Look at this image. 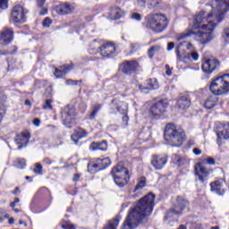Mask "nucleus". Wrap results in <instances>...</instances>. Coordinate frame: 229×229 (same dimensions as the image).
<instances>
[{"instance_id":"nucleus-8","label":"nucleus","mask_w":229,"mask_h":229,"mask_svg":"<svg viewBox=\"0 0 229 229\" xmlns=\"http://www.w3.org/2000/svg\"><path fill=\"white\" fill-rule=\"evenodd\" d=\"M189 207V200L185 199L182 197H177L175 203L172 207V208L166 213L165 216V219H169L173 217V216H182V213L185 208Z\"/></svg>"},{"instance_id":"nucleus-4","label":"nucleus","mask_w":229,"mask_h":229,"mask_svg":"<svg viewBox=\"0 0 229 229\" xmlns=\"http://www.w3.org/2000/svg\"><path fill=\"white\" fill-rule=\"evenodd\" d=\"M175 53L179 60L184 62V64H192V62H198L199 60V54H198V51L191 43H180L177 46Z\"/></svg>"},{"instance_id":"nucleus-39","label":"nucleus","mask_w":229,"mask_h":229,"mask_svg":"<svg viewBox=\"0 0 229 229\" xmlns=\"http://www.w3.org/2000/svg\"><path fill=\"white\" fill-rule=\"evenodd\" d=\"M42 165L40 163L35 164L34 173L36 174H42Z\"/></svg>"},{"instance_id":"nucleus-62","label":"nucleus","mask_w":229,"mask_h":229,"mask_svg":"<svg viewBox=\"0 0 229 229\" xmlns=\"http://www.w3.org/2000/svg\"><path fill=\"white\" fill-rule=\"evenodd\" d=\"M14 212H15L16 214H19V212H21V210L15 208V209H14Z\"/></svg>"},{"instance_id":"nucleus-14","label":"nucleus","mask_w":229,"mask_h":229,"mask_svg":"<svg viewBox=\"0 0 229 229\" xmlns=\"http://www.w3.org/2000/svg\"><path fill=\"white\" fill-rule=\"evenodd\" d=\"M165 108H167V100H161L151 106L150 115L155 119H158L165 112Z\"/></svg>"},{"instance_id":"nucleus-18","label":"nucleus","mask_w":229,"mask_h":229,"mask_svg":"<svg viewBox=\"0 0 229 229\" xmlns=\"http://www.w3.org/2000/svg\"><path fill=\"white\" fill-rule=\"evenodd\" d=\"M167 164V157L166 156H153L151 159V165L154 166V168L157 171H160V169H164L165 167V165Z\"/></svg>"},{"instance_id":"nucleus-13","label":"nucleus","mask_w":229,"mask_h":229,"mask_svg":"<svg viewBox=\"0 0 229 229\" xmlns=\"http://www.w3.org/2000/svg\"><path fill=\"white\" fill-rule=\"evenodd\" d=\"M13 42V29L4 27L0 31V46L4 47L8 46V44H12Z\"/></svg>"},{"instance_id":"nucleus-43","label":"nucleus","mask_w":229,"mask_h":229,"mask_svg":"<svg viewBox=\"0 0 229 229\" xmlns=\"http://www.w3.org/2000/svg\"><path fill=\"white\" fill-rule=\"evenodd\" d=\"M149 4V8H158V5L160 4V0H151Z\"/></svg>"},{"instance_id":"nucleus-26","label":"nucleus","mask_w":229,"mask_h":229,"mask_svg":"<svg viewBox=\"0 0 229 229\" xmlns=\"http://www.w3.org/2000/svg\"><path fill=\"white\" fill-rule=\"evenodd\" d=\"M217 138L220 140H228L229 139V123L224 125L223 130L219 131L217 133Z\"/></svg>"},{"instance_id":"nucleus-34","label":"nucleus","mask_w":229,"mask_h":229,"mask_svg":"<svg viewBox=\"0 0 229 229\" xmlns=\"http://www.w3.org/2000/svg\"><path fill=\"white\" fill-rule=\"evenodd\" d=\"M157 51H160V46H153L148 49V55L149 56V58H153V56H155V53H157Z\"/></svg>"},{"instance_id":"nucleus-51","label":"nucleus","mask_w":229,"mask_h":229,"mask_svg":"<svg viewBox=\"0 0 229 229\" xmlns=\"http://www.w3.org/2000/svg\"><path fill=\"white\" fill-rule=\"evenodd\" d=\"M174 49V43L170 42L167 44V51H173Z\"/></svg>"},{"instance_id":"nucleus-5","label":"nucleus","mask_w":229,"mask_h":229,"mask_svg":"<svg viewBox=\"0 0 229 229\" xmlns=\"http://www.w3.org/2000/svg\"><path fill=\"white\" fill-rule=\"evenodd\" d=\"M209 90L214 96H225L229 93V73L219 75L215 78L210 85Z\"/></svg>"},{"instance_id":"nucleus-23","label":"nucleus","mask_w":229,"mask_h":229,"mask_svg":"<svg viewBox=\"0 0 229 229\" xmlns=\"http://www.w3.org/2000/svg\"><path fill=\"white\" fill-rule=\"evenodd\" d=\"M89 149L91 151H106V149H108V145L106 144V140L92 142L89 146Z\"/></svg>"},{"instance_id":"nucleus-6","label":"nucleus","mask_w":229,"mask_h":229,"mask_svg":"<svg viewBox=\"0 0 229 229\" xmlns=\"http://www.w3.org/2000/svg\"><path fill=\"white\" fill-rule=\"evenodd\" d=\"M147 28L152 30L155 33H162L167 28V18L165 14L156 13L148 14L146 17Z\"/></svg>"},{"instance_id":"nucleus-57","label":"nucleus","mask_w":229,"mask_h":229,"mask_svg":"<svg viewBox=\"0 0 229 229\" xmlns=\"http://www.w3.org/2000/svg\"><path fill=\"white\" fill-rule=\"evenodd\" d=\"M44 3H46V0H38V5L39 7L44 6Z\"/></svg>"},{"instance_id":"nucleus-50","label":"nucleus","mask_w":229,"mask_h":229,"mask_svg":"<svg viewBox=\"0 0 229 229\" xmlns=\"http://www.w3.org/2000/svg\"><path fill=\"white\" fill-rule=\"evenodd\" d=\"M19 201H21V199L19 198H15L14 200L10 204V207H12V208H15V205H17Z\"/></svg>"},{"instance_id":"nucleus-36","label":"nucleus","mask_w":229,"mask_h":229,"mask_svg":"<svg viewBox=\"0 0 229 229\" xmlns=\"http://www.w3.org/2000/svg\"><path fill=\"white\" fill-rule=\"evenodd\" d=\"M61 226L64 229H76V225H74V224L70 223L69 221H63Z\"/></svg>"},{"instance_id":"nucleus-52","label":"nucleus","mask_w":229,"mask_h":229,"mask_svg":"<svg viewBox=\"0 0 229 229\" xmlns=\"http://www.w3.org/2000/svg\"><path fill=\"white\" fill-rule=\"evenodd\" d=\"M19 163L21 164V165H18L20 169H23L26 166V161L24 159L20 160Z\"/></svg>"},{"instance_id":"nucleus-11","label":"nucleus","mask_w":229,"mask_h":229,"mask_svg":"<svg viewBox=\"0 0 229 229\" xmlns=\"http://www.w3.org/2000/svg\"><path fill=\"white\" fill-rule=\"evenodd\" d=\"M221 67V63L216 57H209L205 59L202 63L201 69L206 74H212L214 71H217Z\"/></svg>"},{"instance_id":"nucleus-20","label":"nucleus","mask_w":229,"mask_h":229,"mask_svg":"<svg viewBox=\"0 0 229 229\" xmlns=\"http://www.w3.org/2000/svg\"><path fill=\"white\" fill-rule=\"evenodd\" d=\"M211 192L217 194V196H225L226 191L223 185V181H216L210 183Z\"/></svg>"},{"instance_id":"nucleus-40","label":"nucleus","mask_w":229,"mask_h":229,"mask_svg":"<svg viewBox=\"0 0 229 229\" xmlns=\"http://www.w3.org/2000/svg\"><path fill=\"white\" fill-rule=\"evenodd\" d=\"M6 114V107L3 104H0V123L3 121V117Z\"/></svg>"},{"instance_id":"nucleus-30","label":"nucleus","mask_w":229,"mask_h":229,"mask_svg":"<svg viewBox=\"0 0 229 229\" xmlns=\"http://www.w3.org/2000/svg\"><path fill=\"white\" fill-rule=\"evenodd\" d=\"M123 16V12H121V8L119 7H113L111 10V19H113V21H117V19H121V17Z\"/></svg>"},{"instance_id":"nucleus-9","label":"nucleus","mask_w":229,"mask_h":229,"mask_svg":"<svg viewBox=\"0 0 229 229\" xmlns=\"http://www.w3.org/2000/svg\"><path fill=\"white\" fill-rule=\"evenodd\" d=\"M77 116L78 112H76V108H74V106H66L61 111V119L64 126H69V124H72V123L76 121Z\"/></svg>"},{"instance_id":"nucleus-17","label":"nucleus","mask_w":229,"mask_h":229,"mask_svg":"<svg viewBox=\"0 0 229 229\" xmlns=\"http://www.w3.org/2000/svg\"><path fill=\"white\" fill-rule=\"evenodd\" d=\"M110 106V114H117L118 112V114L124 115V114L128 113V104L121 102L117 99L113 100Z\"/></svg>"},{"instance_id":"nucleus-32","label":"nucleus","mask_w":229,"mask_h":229,"mask_svg":"<svg viewBox=\"0 0 229 229\" xmlns=\"http://www.w3.org/2000/svg\"><path fill=\"white\" fill-rule=\"evenodd\" d=\"M98 161V165H100V169H106L108 165L112 164V161L110 160V157H105V158H98L97 159Z\"/></svg>"},{"instance_id":"nucleus-28","label":"nucleus","mask_w":229,"mask_h":229,"mask_svg":"<svg viewBox=\"0 0 229 229\" xmlns=\"http://www.w3.org/2000/svg\"><path fill=\"white\" fill-rule=\"evenodd\" d=\"M140 90H145V89L148 90H157V89H158V81L156 79H150L148 81V86L146 88L140 86Z\"/></svg>"},{"instance_id":"nucleus-15","label":"nucleus","mask_w":229,"mask_h":229,"mask_svg":"<svg viewBox=\"0 0 229 229\" xmlns=\"http://www.w3.org/2000/svg\"><path fill=\"white\" fill-rule=\"evenodd\" d=\"M95 53H100L104 58H110L115 53V44L114 42H107L98 47Z\"/></svg>"},{"instance_id":"nucleus-35","label":"nucleus","mask_w":229,"mask_h":229,"mask_svg":"<svg viewBox=\"0 0 229 229\" xmlns=\"http://www.w3.org/2000/svg\"><path fill=\"white\" fill-rule=\"evenodd\" d=\"M99 110H101V105L97 104L93 106V110L91 112V114H89V119H95L96 115H98V112H99Z\"/></svg>"},{"instance_id":"nucleus-37","label":"nucleus","mask_w":229,"mask_h":229,"mask_svg":"<svg viewBox=\"0 0 229 229\" xmlns=\"http://www.w3.org/2000/svg\"><path fill=\"white\" fill-rule=\"evenodd\" d=\"M222 38H223V40H225V42L229 44V27L224 29V31L222 33Z\"/></svg>"},{"instance_id":"nucleus-21","label":"nucleus","mask_w":229,"mask_h":229,"mask_svg":"<svg viewBox=\"0 0 229 229\" xmlns=\"http://www.w3.org/2000/svg\"><path fill=\"white\" fill-rule=\"evenodd\" d=\"M73 67V64H64L59 68H55L54 74L55 78H62L63 76H65L67 72L72 71Z\"/></svg>"},{"instance_id":"nucleus-48","label":"nucleus","mask_w":229,"mask_h":229,"mask_svg":"<svg viewBox=\"0 0 229 229\" xmlns=\"http://www.w3.org/2000/svg\"><path fill=\"white\" fill-rule=\"evenodd\" d=\"M137 6L144 8L146 6V0H137Z\"/></svg>"},{"instance_id":"nucleus-63","label":"nucleus","mask_w":229,"mask_h":229,"mask_svg":"<svg viewBox=\"0 0 229 229\" xmlns=\"http://www.w3.org/2000/svg\"><path fill=\"white\" fill-rule=\"evenodd\" d=\"M210 229H219V226H213Z\"/></svg>"},{"instance_id":"nucleus-44","label":"nucleus","mask_w":229,"mask_h":229,"mask_svg":"<svg viewBox=\"0 0 229 229\" xmlns=\"http://www.w3.org/2000/svg\"><path fill=\"white\" fill-rule=\"evenodd\" d=\"M131 19H133L134 21H142V16L139 13H133Z\"/></svg>"},{"instance_id":"nucleus-49","label":"nucleus","mask_w":229,"mask_h":229,"mask_svg":"<svg viewBox=\"0 0 229 229\" xmlns=\"http://www.w3.org/2000/svg\"><path fill=\"white\" fill-rule=\"evenodd\" d=\"M123 123L126 126L128 125V121H130V118L128 117V114H124L123 116Z\"/></svg>"},{"instance_id":"nucleus-16","label":"nucleus","mask_w":229,"mask_h":229,"mask_svg":"<svg viewBox=\"0 0 229 229\" xmlns=\"http://www.w3.org/2000/svg\"><path fill=\"white\" fill-rule=\"evenodd\" d=\"M120 71L123 74H133L139 69V62L137 61H124L120 64Z\"/></svg>"},{"instance_id":"nucleus-45","label":"nucleus","mask_w":229,"mask_h":229,"mask_svg":"<svg viewBox=\"0 0 229 229\" xmlns=\"http://www.w3.org/2000/svg\"><path fill=\"white\" fill-rule=\"evenodd\" d=\"M208 164V165H216V159H214L213 157H208L204 160V165Z\"/></svg>"},{"instance_id":"nucleus-55","label":"nucleus","mask_w":229,"mask_h":229,"mask_svg":"<svg viewBox=\"0 0 229 229\" xmlns=\"http://www.w3.org/2000/svg\"><path fill=\"white\" fill-rule=\"evenodd\" d=\"M43 163H44V164H47V165L53 164V162H51V159H49V158H45V159L43 160Z\"/></svg>"},{"instance_id":"nucleus-19","label":"nucleus","mask_w":229,"mask_h":229,"mask_svg":"<svg viewBox=\"0 0 229 229\" xmlns=\"http://www.w3.org/2000/svg\"><path fill=\"white\" fill-rule=\"evenodd\" d=\"M30 132H21L18 134L15 139V142L18 145V149H22V148H26L30 139Z\"/></svg>"},{"instance_id":"nucleus-33","label":"nucleus","mask_w":229,"mask_h":229,"mask_svg":"<svg viewBox=\"0 0 229 229\" xmlns=\"http://www.w3.org/2000/svg\"><path fill=\"white\" fill-rule=\"evenodd\" d=\"M146 183H147L146 177L140 178L135 186L134 192H137L138 191H142V189L146 187Z\"/></svg>"},{"instance_id":"nucleus-10","label":"nucleus","mask_w":229,"mask_h":229,"mask_svg":"<svg viewBox=\"0 0 229 229\" xmlns=\"http://www.w3.org/2000/svg\"><path fill=\"white\" fill-rule=\"evenodd\" d=\"M195 174L199 177V182L200 183H205L207 180H208V176H210V173H212L211 169L207 168L205 166V161L201 163H197L194 166Z\"/></svg>"},{"instance_id":"nucleus-29","label":"nucleus","mask_w":229,"mask_h":229,"mask_svg":"<svg viewBox=\"0 0 229 229\" xmlns=\"http://www.w3.org/2000/svg\"><path fill=\"white\" fill-rule=\"evenodd\" d=\"M71 12H72V7L69 4H62L58 7V13L61 15H67V13H71Z\"/></svg>"},{"instance_id":"nucleus-25","label":"nucleus","mask_w":229,"mask_h":229,"mask_svg":"<svg viewBox=\"0 0 229 229\" xmlns=\"http://www.w3.org/2000/svg\"><path fill=\"white\" fill-rule=\"evenodd\" d=\"M177 106L181 108V110H187V108L191 106V98L189 96L181 97L177 101Z\"/></svg>"},{"instance_id":"nucleus-46","label":"nucleus","mask_w":229,"mask_h":229,"mask_svg":"<svg viewBox=\"0 0 229 229\" xmlns=\"http://www.w3.org/2000/svg\"><path fill=\"white\" fill-rule=\"evenodd\" d=\"M0 8L6 10L8 8V0H0Z\"/></svg>"},{"instance_id":"nucleus-1","label":"nucleus","mask_w":229,"mask_h":229,"mask_svg":"<svg viewBox=\"0 0 229 229\" xmlns=\"http://www.w3.org/2000/svg\"><path fill=\"white\" fill-rule=\"evenodd\" d=\"M211 6L213 9L211 13L205 11L199 13L193 21V28L177 36L176 39L185 40L194 35L199 44L203 46L208 44L214 38L212 31L225 19V13L229 12V0H213Z\"/></svg>"},{"instance_id":"nucleus-7","label":"nucleus","mask_w":229,"mask_h":229,"mask_svg":"<svg viewBox=\"0 0 229 229\" xmlns=\"http://www.w3.org/2000/svg\"><path fill=\"white\" fill-rule=\"evenodd\" d=\"M111 174L117 187L122 188L128 185V182H130V174L128 168L123 166V164H119L114 167L111 171Z\"/></svg>"},{"instance_id":"nucleus-12","label":"nucleus","mask_w":229,"mask_h":229,"mask_svg":"<svg viewBox=\"0 0 229 229\" xmlns=\"http://www.w3.org/2000/svg\"><path fill=\"white\" fill-rule=\"evenodd\" d=\"M27 13L28 10L24 9L22 5L17 4L13 6L11 17L14 22H26Z\"/></svg>"},{"instance_id":"nucleus-64","label":"nucleus","mask_w":229,"mask_h":229,"mask_svg":"<svg viewBox=\"0 0 229 229\" xmlns=\"http://www.w3.org/2000/svg\"><path fill=\"white\" fill-rule=\"evenodd\" d=\"M19 225H24V222L22 220H20Z\"/></svg>"},{"instance_id":"nucleus-24","label":"nucleus","mask_w":229,"mask_h":229,"mask_svg":"<svg viewBox=\"0 0 229 229\" xmlns=\"http://www.w3.org/2000/svg\"><path fill=\"white\" fill-rule=\"evenodd\" d=\"M122 219L123 216L121 215H117L116 217L107 221L103 229H117Z\"/></svg>"},{"instance_id":"nucleus-38","label":"nucleus","mask_w":229,"mask_h":229,"mask_svg":"<svg viewBox=\"0 0 229 229\" xmlns=\"http://www.w3.org/2000/svg\"><path fill=\"white\" fill-rule=\"evenodd\" d=\"M53 101L51 99H47L45 105L43 106L44 110H53V106L51 105Z\"/></svg>"},{"instance_id":"nucleus-3","label":"nucleus","mask_w":229,"mask_h":229,"mask_svg":"<svg viewBox=\"0 0 229 229\" xmlns=\"http://www.w3.org/2000/svg\"><path fill=\"white\" fill-rule=\"evenodd\" d=\"M164 139L167 144L174 148H180L185 140V131L177 129L174 123L166 124L164 132Z\"/></svg>"},{"instance_id":"nucleus-27","label":"nucleus","mask_w":229,"mask_h":229,"mask_svg":"<svg viewBox=\"0 0 229 229\" xmlns=\"http://www.w3.org/2000/svg\"><path fill=\"white\" fill-rule=\"evenodd\" d=\"M217 105V98L216 97H209L206 99L204 103V107L207 108V110H212L214 106Z\"/></svg>"},{"instance_id":"nucleus-53","label":"nucleus","mask_w":229,"mask_h":229,"mask_svg":"<svg viewBox=\"0 0 229 229\" xmlns=\"http://www.w3.org/2000/svg\"><path fill=\"white\" fill-rule=\"evenodd\" d=\"M193 153H194V155L199 156V155H201V150L198 148H194Z\"/></svg>"},{"instance_id":"nucleus-31","label":"nucleus","mask_w":229,"mask_h":229,"mask_svg":"<svg viewBox=\"0 0 229 229\" xmlns=\"http://www.w3.org/2000/svg\"><path fill=\"white\" fill-rule=\"evenodd\" d=\"M88 171H89V173H98V171H103L99 162L98 161V159L96 160V163H89L88 165Z\"/></svg>"},{"instance_id":"nucleus-59","label":"nucleus","mask_w":229,"mask_h":229,"mask_svg":"<svg viewBox=\"0 0 229 229\" xmlns=\"http://www.w3.org/2000/svg\"><path fill=\"white\" fill-rule=\"evenodd\" d=\"M13 223H15V219H13V217H11L9 219V225H13Z\"/></svg>"},{"instance_id":"nucleus-42","label":"nucleus","mask_w":229,"mask_h":229,"mask_svg":"<svg viewBox=\"0 0 229 229\" xmlns=\"http://www.w3.org/2000/svg\"><path fill=\"white\" fill-rule=\"evenodd\" d=\"M6 217H8V215L5 213L4 209H0V223H3Z\"/></svg>"},{"instance_id":"nucleus-54","label":"nucleus","mask_w":229,"mask_h":229,"mask_svg":"<svg viewBox=\"0 0 229 229\" xmlns=\"http://www.w3.org/2000/svg\"><path fill=\"white\" fill-rule=\"evenodd\" d=\"M34 126H40V120L38 118H35L33 120Z\"/></svg>"},{"instance_id":"nucleus-47","label":"nucleus","mask_w":229,"mask_h":229,"mask_svg":"<svg viewBox=\"0 0 229 229\" xmlns=\"http://www.w3.org/2000/svg\"><path fill=\"white\" fill-rule=\"evenodd\" d=\"M43 26H44V28H49V26H51V19L46 18L43 21Z\"/></svg>"},{"instance_id":"nucleus-61","label":"nucleus","mask_w":229,"mask_h":229,"mask_svg":"<svg viewBox=\"0 0 229 229\" xmlns=\"http://www.w3.org/2000/svg\"><path fill=\"white\" fill-rule=\"evenodd\" d=\"M0 55H8V52H4V53H3V51L0 50Z\"/></svg>"},{"instance_id":"nucleus-22","label":"nucleus","mask_w":229,"mask_h":229,"mask_svg":"<svg viewBox=\"0 0 229 229\" xmlns=\"http://www.w3.org/2000/svg\"><path fill=\"white\" fill-rule=\"evenodd\" d=\"M88 133L84 129L77 128L74 130L73 134H72L71 139L74 144H78V140H80V139H85Z\"/></svg>"},{"instance_id":"nucleus-60","label":"nucleus","mask_w":229,"mask_h":229,"mask_svg":"<svg viewBox=\"0 0 229 229\" xmlns=\"http://www.w3.org/2000/svg\"><path fill=\"white\" fill-rule=\"evenodd\" d=\"M166 74H167V76H171V74H173V72H171V70H167Z\"/></svg>"},{"instance_id":"nucleus-56","label":"nucleus","mask_w":229,"mask_h":229,"mask_svg":"<svg viewBox=\"0 0 229 229\" xmlns=\"http://www.w3.org/2000/svg\"><path fill=\"white\" fill-rule=\"evenodd\" d=\"M72 180H73V182H78V180H80V174H75L73 175Z\"/></svg>"},{"instance_id":"nucleus-2","label":"nucleus","mask_w":229,"mask_h":229,"mask_svg":"<svg viewBox=\"0 0 229 229\" xmlns=\"http://www.w3.org/2000/svg\"><path fill=\"white\" fill-rule=\"evenodd\" d=\"M155 208V194L149 193L141 198L135 207L131 208L120 229H135L139 225L153 214Z\"/></svg>"},{"instance_id":"nucleus-58","label":"nucleus","mask_w":229,"mask_h":229,"mask_svg":"<svg viewBox=\"0 0 229 229\" xmlns=\"http://www.w3.org/2000/svg\"><path fill=\"white\" fill-rule=\"evenodd\" d=\"M25 105H26L27 106H31V102H30L29 99H26V100H25Z\"/></svg>"},{"instance_id":"nucleus-41","label":"nucleus","mask_w":229,"mask_h":229,"mask_svg":"<svg viewBox=\"0 0 229 229\" xmlns=\"http://www.w3.org/2000/svg\"><path fill=\"white\" fill-rule=\"evenodd\" d=\"M81 83V81H74L72 79L66 80V85L74 86V85H80Z\"/></svg>"}]
</instances>
